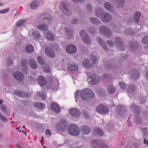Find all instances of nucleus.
Listing matches in <instances>:
<instances>
[{
  "label": "nucleus",
  "mask_w": 148,
  "mask_h": 148,
  "mask_svg": "<svg viewBox=\"0 0 148 148\" xmlns=\"http://www.w3.org/2000/svg\"><path fill=\"white\" fill-rule=\"evenodd\" d=\"M69 4L67 1H62L60 5V8L62 11L65 15L69 16L71 14V12L69 8Z\"/></svg>",
  "instance_id": "4"
},
{
  "label": "nucleus",
  "mask_w": 148,
  "mask_h": 148,
  "mask_svg": "<svg viewBox=\"0 0 148 148\" xmlns=\"http://www.w3.org/2000/svg\"><path fill=\"white\" fill-rule=\"evenodd\" d=\"M80 34L83 41L85 43L88 44H90L91 40L85 31L84 30H81L80 32Z\"/></svg>",
  "instance_id": "8"
},
{
  "label": "nucleus",
  "mask_w": 148,
  "mask_h": 148,
  "mask_svg": "<svg viewBox=\"0 0 148 148\" xmlns=\"http://www.w3.org/2000/svg\"><path fill=\"white\" fill-rule=\"evenodd\" d=\"M48 25L43 24L39 25L38 26V28L42 31H47L48 29Z\"/></svg>",
  "instance_id": "30"
},
{
  "label": "nucleus",
  "mask_w": 148,
  "mask_h": 148,
  "mask_svg": "<svg viewBox=\"0 0 148 148\" xmlns=\"http://www.w3.org/2000/svg\"><path fill=\"white\" fill-rule=\"evenodd\" d=\"M105 8L109 11L112 12L114 10V8L113 5L108 2H106L104 4Z\"/></svg>",
  "instance_id": "21"
},
{
  "label": "nucleus",
  "mask_w": 148,
  "mask_h": 148,
  "mask_svg": "<svg viewBox=\"0 0 148 148\" xmlns=\"http://www.w3.org/2000/svg\"><path fill=\"white\" fill-rule=\"evenodd\" d=\"M69 145L70 146V147L71 148H73L75 147V143L73 144V143L70 142L69 143Z\"/></svg>",
  "instance_id": "63"
},
{
  "label": "nucleus",
  "mask_w": 148,
  "mask_h": 148,
  "mask_svg": "<svg viewBox=\"0 0 148 148\" xmlns=\"http://www.w3.org/2000/svg\"><path fill=\"white\" fill-rule=\"evenodd\" d=\"M114 43L117 46H120V39L119 38L117 37L115 39Z\"/></svg>",
  "instance_id": "44"
},
{
  "label": "nucleus",
  "mask_w": 148,
  "mask_h": 148,
  "mask_svg": "<svg viewBox=\"0 0 148 148\" xmlns=\"http://www.w3.org/2000/svg\"><path fill=\"white\" fill-rule=\"evenodd\" d=\"M32 35L34 38L37 39H39L40 37V35L39 32L36 30H34L32 32Z\"/></svg>",
  "instance_id": "38"
},
{
  "label": "nucleus",
  "mask_w": 148,
  "mask_h": 148,
  "mask_svg": "<svg viewBox=\"0 0 148 148\" xmlns=\"http://www.w3.org/2000/svg\"><path fill=\"white\" fill-rule=\"evenodd\" d=\"M128 57L127 55L122 54L121 55V60H124L126 58Z\"/></svg>",
  "instance_id": "56"
},
{
  "label": "nucleus",
  "mask_w": 148,
  "mask_h": 148,
  "mask_svg": "<svg viewBox=\"0 0 148 148\" xmlns=\"http://www.w3.org/2000/svg\"><path fill=\"white\" fill-rule=\"evenodd\" d=\"M9 10V8H7L0 11V13H4L7 12Z\"/></svg>",
  "instance_id": "61"
},
{
  "label": "nucleus",
  "mask_w": 148,
  "mask_h": 148,
  "mask_svg": "<svg viewBox=\"0 0 148 148\" xmlns=\"http://www.w3.org/2000/svg\"><path fill=\"white\" fill-rule=\"evenodd\" d=\"M82 143L81 142H80L79 143H77V144L75 143V147H76L77 148H82Z\"/></svg>",
  "instance_id": "54"
},
{
  "label": "nucleus",
  "mask_w": 148,
  "mask_h": 148,
  "mask_svg": "<svg viewBox=\"0 0 148 148\" xmlns=\"http://www.w3.org/2000/svg\"><path fill=\"white\" fill-rule=\"evenodd\" d=\"M101 18L103 22H108L111 21L112 18V16L109 13H105L103 14Z\"/></svg>",
  "instance_id": "10"
},
{
  "label": "nucleus",
  "mask_w": 148,
  "mask_h": 148,
  "mask_svg": "<svg viewBox=\"0 0 148 148\" xmlns=\"http://www.w3.org/2000/svg\"><path fill=\"white\" fill-rule=\"evenodd\" d=\"M105 65L106 68L108 69H111L112 67L111 64L108 62H106L105 63Z\"/></svg>",
  "instance_id": "49"
},
{
  "label": "nucleus",
  "mask_w": 148,
  "mask_h": 148,
  "mask_svg": "<svg viewBox=\"0 0 148 148\" xmlns=\"http://www.w3.org/2000/svg\"><path fill=\"white\" fill-rule=\"evenodd\" d=\"M90 21L91 23L95 25L100 24L101 23L99 19L95 17L90 18Z\"/></svg>",
  "instance_id": "34"
},
{
  "label": "nucleus",
  "mask_w": 148,
  "mask_h": 148,
  "mask_svg": "<svg viewBox=\"0 0 148 148\" xmlns=\"http://www.w3.org/2000/svg\"><path fill=\"white\" fill-rule=\"evenodd\" d=\"M94 131L96 134L99 136H103V132L100 128H94Z\"/></svg>",
  "instance_id": "36"
},
{
  "label": "nucleus",
  "mask_w": 148,
  "mask_h": 148,
  "mask_svg": "<svg viewBox=\"0 0 148 148\" xmlns=\"http://www.w3.org/2000/svg\"><path fill=\"white\" fill-rule=\"evenodd\" d=\"M68 131L69 134L75 136L78 135L80 132L79 127L74 124H71L69 126Z\"/></svg>",
  "instance_id": "3"
},
{
  "label": "nucleus",
  "mask_w": 148,
  "mask_h": 148,
  "mask_svg": "<svg viewBox=\"0 0 148 148\" xmlns=\"http://www.w3.org/2000/svg\"><path fill=\"white\" fill-rule=\"evenodd\" d=\"M13 76L14 78L19 81H22L24 79V75L21 72L18 71L14 73Z\"/></svg>",
  "instance_id": "11"
},
{
  "label": "nucleus",
  "mask_w": 148,
  "mask_h": 148,
  "mask_svg": "<svg viewBox=\"0 0 148 148\" xmlns=\"http://www.w3.org/2000/svg\"><path fill=\"white\" fill-rule=\"evenodd\" d=\"M69 112L71 116L73 117L77 118L80 114V112L79 110L76 108L69 109Z\"/></svg>",
  "instance_id": "9"
},
{
  "label": "nucleus",
  "mask_w": 148,
  "mask_h": 148,
  "mask_svg": "<svg viewBox=\"0 0 148 148\" xmlns=\"http://www.w3.org/2000/svg\"><path fill=\"white\" fill-rule=\"evenodd\" d=\"M26 22L25 20H20L18 21L16 23V25L18 27H20L23 25Z\"/></svg>",
  "instance_id": "40"
},
{
  "label": "nucleus",
  "mask_w": 148,
  "mask_h": 148,
  "mask_svg": "<svg viewBox=\"0 0 148 148\" xmlns=\"http://www.w3.org/2000/svg\"><path fill=\"white\" fill-rule=\"evenodd\" d=\"M68 69L70 71H75L78 69V64L75 63L69 64H68Z\"/></svg>",
  "instance_id": "22"
},
{
  "label": "nucleus",
  "mask_w": 148,
  "mask_h": 148,
  "mask_svg": "<svg viewBox=\"0 0 148 148\" xmlns=\"http://www.w3.org/2000/svg\"><path fill=\"white\" fill-rule=\"evenodd\" d=\"M142 42L144 44H148V36H146L144 38Z\"/></svg>",
  "instance_id": "52"
},
{
  "label": "nucleus",
  "mask_w": 148,
  "mask_h": 148,
  "mask_svg": "<svg viewBox=\"0 0 148 148\" xmlns=\"http://www.w3.org/2000/svg\"><path fill=\"white\" fill-rule=\"evenodd\" d=\"M113 1L114 4L119 8L120 4V0H113Z\"/></svg>",
  "instance_id": "50"
},
{
  "label": "nucleus",
  "mask_w": 148,
  "mask_h": 148,
  "mask_svg": "<svg viewBox=\"0 0 148 148\" xmlns=\"http://www.w3.org/2000/svg\"><path fill=\"white\" fill-rule=\"evenodd\" d=\"M103 143L101 141L96 140L92 141L91 142V145L93 148H100Z\"/></svg>",
  "instance_id": "14"
},
{
  "label": "nucleus",
  "mask_w": 148,
  "mask_h": 148,
  "mask_svg": "<svg viewBox=\"0 0 148 148\" xmlns=\"http://www.w3.org/2000/svg\"><path fill=\"white\" fill-rule=\"evenodd\" d=\"M100 148H110L106 145L103 143Z\"/></svg>",
  "instance_id": "64"
},
{
  "label": "nucleus",
  "mask_w": 148,
  "mask_h": 148,
  "mask_svg": "<svg viewBox=\"0 0 148 148\" xmlns=\"http://www.w3.org/2000/svg\"><path fill=\"white\" fill-rule=\"evenodd\" d=\"M33 106L39 109H43L45 108V105L42 103L37 102L34 104Z\"/></svg>",
  "instance_id": "35"
},
{
  "label": "nucleus",
  "mask_w": 148,
  "mask_h": 148,
  "mask_svg": "<svg viewBox=\"0 0 148 148\" xmlns=\"http://www.w3.org/2000/svg\"><path fill=\"white\" fill-rule=\"evenodd\" d=\"M87 10L89 12L92 11V7L91 5L90 4H87L86 6Z\"/></svg>",
  "instance_id": "53"
},
{
  "label": "nucleus",
  "mask_w": 148,
  "mask_h": 148,
  "mask_svg": "<svg viewBox=\"0 0 148 148\" xmlns=\"http://www.w3.org/2000/svg\"><path fill=\"white\" fill-rule=\"evenodd\" d=\"M22 66L23 67V71L26 72L27 70V60L25 59L22 60L21 62Z\"/></svg>",
  "instance_id": "23"
},
{
  "label": "nucleus",
  "mask_w": 148,
  "mask_h": 148,
  "mask_svg": "<svg viewBox=\"0 0 148 148\" xmlns=\"http://www.w3.org/2000/svg\"><path fill=\"white\" fill-rule=\"evenodd\" d=\"M107 42L110 47H112L113 46V42L112 41L109 40H108L107 41Z\"/></svg>",
  "instance_id": "55"
},
{
  "label": "nucleus",
  "mask_w": 148,
  "mask_h": 148,
  "mask_svg": "<svg viewBox=\"0 0 148 148\" xmlns=\"http://www.w3.org/2000/svg\"><path fill=\"white\" fill-rule=\"evenodd\" d=\"M88 32L92 36H95L97 34V29L95 27L91 26L88 27Z\"/></svg>",
  "instance_id": "24"
},
{
  "label": "nucleus",
  "mask_w": 148,
  "mask_h": 148,
  "mask_svg": "<svg viewBox=\"0 0 148 148\" xmlns=\"http://www.w3.org/2000/svg\"><path fill=\"white\" fill-rule=\"evenodd\" d=\"M14 93L16 96L22 98L28 97L29 95L28 93L23 92H19L16 90L14 91Z\"/></svg>",
  "instance_id": "19"
},
{
  "label": "nucleus",
  "mask_w": 148,
  "mask_h": 148,
  "mask_svg": "<svg viewBox=\"0 0 148 148\" xmlns=\"http://www.w3.org/2000/svg\"><path fill=\"white\" fill-rule=\"evenodd\" d=\"M51 108L52 110L56 113H59L60 111V109L57 103H53L51 105Z\"/></svg>",
  "instance_id": "18"
},
{
  "label": "nucleus",
  "mask_w": 148,
  "mask_h": 148,
  "mask_svg": "<svg viewBox=\"0 0 148 148\" xmlns=\"http://www.w3.org/2000/svg\"><path fill=\"white\" fill-rule=\"evenodd\" d=\"M38 96L41 97V98L43 100L45 99L46 98V94L45 93L41 94L40 93H38Z\"/></svg>",
  "instance_id": "48"
},
{
  "label": "nucleus",
  "mask_w": 148,
  "mask_h": 148,
  "mask_svg": "<svg viewBox=\"0 0 148 148\" xmlns=\"http://www.w3.org/2000/svg\"><path fill=\"white\" fill-rule=\"evenodd\" d=\"M78 22V20L76 18L73 19L71 21V23L73 24H75Z\"/></svg>",
  "instance_id": "60"
},
{
  "label": "nucleus",
  "mask_w": 148,
  "mask_h": 148,
  "mask_svg": "<svg viewBox=\"0 0 148 148\" xmlns=\"http://www.w3.org/2000/svg\"><path fill=\"white\" fill-rule=\"evenodd\" d=\"M40 5V2L38 1L35 0L30 3V6L32 9L35 10L38 8Z\"/></svg>",
  "instance_id": "20"
},
{
  "label": "nucleus",
  "mask_w": 148,
  "mask_h": 148,
  "mask_svg": "<svg viewBox=\"0 0 148 148\" xmlns=\"http://www.w3.org/2000/svg\"><path fill=\"white\" fill-rule=\"evenodd\" d=\"M37 60L38 63L41 65H43L44 64V62L42 58L40 56H38L37 58Z\"/></svg>",
  "instance_id": "45"
},
{
  "label": "nucleus",
  "mask_w": 148,
  "mask_h": 148,
  "mask_svg": "<svg viewBox=\"0 0 148 148\" xmlns=\"http://www.w3.org/2000/svg\"><path fill=\"white\" fill-rule=\"evenodd\" d=\"M73 31L71 30H68L67 31L66 33L69 35H70L71 36H73Z\"/></svg>",
  "instance_id": "57"
},
{
  "label": "nucleus",
  "mask_w": 148,
  "mask_h": 148,
  "mask_svg": "<svg viewBox=\"0 0 148 148\" xmlns=\"http://www.w3.org/2000/svg\"><path fill=\"white\" fill-rule=\"evenodd\" d=\"M105 92V91L104 90L101 89L99 90L98 95L99 96L102 95Z\"/></svg>",
  "instance_id": "59"
},
{
  "label": "nucleus",
  "mask_w": 148,
  "mask_h": 148,
  "mask_svg": "<svg viewBox=\"0 0 148 148\" xmlns=\"http://www.w3.org/2000/svg\"><path fill=\"white\" fill-rule=\"evenodd\" d=\"M1 110L3 111L5 114H7L8 113L6 112L7 107L4 105H2L1 106Z\"/></svg>",
  "instance_id": "46"
},
{
  "label": "nucleus",
  "mask_w": 148,
  "mask_h": 148,
  "mask_svg": "<svg viewBox=\"0 0 148 148\" xmlns=\"http://www.w3.org/2000/svg\"><path fill=\"white\" fill-rule=\"evenodd\" d=\"M138 44L136 41L133 42H132L130 46L131 50L132 51H135L138 49Z\"/></svg>",
  "instance_id": "26"
},
{
  "label": "nucleus",
  "mask_w": 148,
  "mask_h": 148,
  "mask_svg": "<svg viewBox=\"0 0 148 148\" xmlns=\"http://www.w3.org/2000/svg\"><path fill=\"white\" fill-rule=\"evenodd\" d=\"M140 15V13L138 11L136 12L134 14V21L135 23H138Z\"/></svg>",
  "instance_id": "31"
},
{
  "label": "nucleus",
  "mask_w": 148,
  "mask_h": 148,
  "mask_svg": "<svg viewBox=\"0 0 148 148\" xmlns=\"http://www.w3.org/2000/svg\"><path fill=\"white\" fill-rule=\"evenodd\" d=\"M52 89H56L57 90L59 86V84L58 81H56L55 82L52 83Z\"/></svg>",
  "instance_id": "41"
},
{
  "label": "nucleus",
  "mask_w": 148,
  "mask_h": 148,
  "mask_svg": "<svg viewBox=\"0 0 148 148\" xmlns=\"http://www.w3.org/2000/svg\"><path fill=\"white\" fill-rule=\"evenodd\" d=\"M45 53L49 57L53 58L55 56V53L53 50L50 47H47L45 49Z\"/></svg>",
  "instance_id": "16"
},
{
  "label": "nucleus",
  "mask_w": 148,
  "mask_h": 148,
  "mask_svg": "<svg viewBox=\"0 0 148 148\" xmlns=\"http://www.w3.org/2000/svg\"><path fill=\"white\" fill-rule=\"evenodd\" d=\"M96 40L106 51H108V49L106 42L103 40L101 38L99 37H97L96 38Z\"/></svg>",
  "instance_id": "15"
},
{
  "label": "nucleus",
  "mask_w": 148,
  "mask_h": 148,
  "mask_svg": "<svg viewBox=\"0 0 148 148\" xmlns=\"http://www.w3.org/2000/svg\"><path fill=\"white\" fill-rule=\"evenodd\" d=\"M45 35L46 38L49 40L53 41L54 39V36L51 32H46Z\"/></svg>",
  "instance_id": "28"
},
{
  "label": "nucleus",
  "mask_w": 148,
  "mask_h": 148,
  "mask_svg": "<svg viewBox=\"0 0 148 148\" xmlns=\"http://www.w3.org/2000/svg\"><path fill=\"white\" fill-rule=\"evenodd\" d=\"M75 4H77L78 3H82L84 2V0H71Z\"/></svg>",
  "instance_id": "51"
},
{
  "label": "nucleus",
  "mask_w": 148,
  "mask_h": 148,
  "mask_svg": "<svg viewBox=\"0 0 148 148\" xmlns=\"http://www.w3.org/2000/svg\"><path fill=\"white\" fill-rule=\"evenodd\" d=\"M83 66L86 68H90L92 67V64L87 59H85L83 62Z\"/></svg>",
  "instance_id": "25"
},
{
  "label": "nucleus",
  "mask_w": 148,
  "mask_h": 148,
  "mask_svg": "<svg viewBox=\"0 0 148 148\" xmlns=\"http://www.w3.org/2000/svg\"><path fill=\"white\" fill-rule=\"evenodd\" d=\"M82 132L84 134L87 135L89 134L91 131V128L89 126L83 125L81 127Z\"/></svg>",
  "instance_id": "17"
},
{
  "label": "nucleus",
  "mask_w": 148,
  "mask_h": 148,
  "mask_svg": "<svg viewBox=\"0 0 148 148\" xmlns=\"http://www.w3.org/2000/svg\"><path fill=\"white\" fill-rule=\"evenodd\" d=\"M34 51V47L32 45H27L26 48V51L29 53L32 52Z\"/></svg>",
  "instance_id": "39"
},
{
  "label": "nucleus",
  "mask_w": 148,
  "mask_h": 148,
  "mask_svg": "<svg viewBox=\"0 0 148 148\" xmlns=\"http://www.w3.org/2000/svg\"><path fill=\"white\" fill-rule=\"evenodd\" d=\"M68 124L66 121L64 120L61 119L59 123L56 125V129L60 131H66L67 128Z\"/></svg>",
  "instance_id": "7"
},
{
  "label": "nucleus",
  "mask_w": 148,
  "mask_h": 148,
  "mask_svg": "<svg viewBox=\"0 0 148 148\" xmlns=\"http://www.w3.org/2000/svg\"><path fill=\"white\" fill-rule=\"evenodd\" d=\"M29 63L30 67L33 69H36L37 68V63L33 59L29 60Z\"/></svg>",
  "instance_id": "32"
},
{
  "label": "nucleus",
  "mask_w": 148,
  "mask_h": 148,
  "mask_svg": "<svg viewBox=\"0 0 148 148\" xmlns=\"http://www.w3.org/2000/svg\"><path fill=\"white\" fill-rule=\"evenodd\" d=\"M126 88V85L125 83L123 82H121V88L124 90Z\"/></svg>",
  "instance_id": "58"
},
{
  "label": "nucleus",
  "mask_w": 148,
  "mask_h": 148,
  "mask_svg": "<svg viewBox=\"0 0 148 148\" xmlns=\"http://www.w3.org/2000/svg\"><path fill=\"white\" fill-rule=\"evenodd\" d=\"M90 59L92 63L93 64H96L98 61L97 56L95 55L91 56Z\"/></svg>",
  "instance_id": "43"
},
{
  "label": "nucleus",
  "mask_w": 148,
  "mask_h": 148,
  "mask_svg": "<svg viewBox=\"0 0 148 148\" xmlns=\"http://www.w3.org/2000/svg\"><path fill=\"white\" fill-rule=\"evenodd\" d=\"M39 84L41 86H43L47 84V82L45 78L42 76H40L38 80Z\"/></svg>",
  "instance_id": "27"
},
{
  "label": "nucleus",
  "mask_w": 148,
  "mask_h": 148,
  "mask_svg": "<svg viewBox=\"0 0 148 148\" xmlns=\"http://www.w3.org/2000/svg\"><path fill=\"white\" fill-rule=\"evenodd\" d=\"M134 116L136 117V120L138 123H141L142 120L140 115V113L137 111H136L134 114Z\"/></svg>",
  "instance_id": "33"
},
{
  "label": "nucleus",
  "mask_w": 148,
  "mask_h": 148,
  "mask_svg": "<svg viewBox=\"0 0 148 148\" xmlns=\"http://www.w3.org/2000/svg\"><path fill=\"white\" fill-rule=\"evenodd\" d=\"M50 70L49 68L47 67L46 68H43V71H44L46 73H48L49 72Z\"/></svg>",
  "instance_id": "62"
},
{
  "label": "nucleus",
  "mask_w": 148,
  "mask_h": 148,
  "mask_svg": "<svg viewBox=\"0 0 148 148\" xmlns=\"http://www.w3.org/2000/svg\"><path fill=\"white\" fill-rule=\"evenodd\" d=\"M82 98L86 101H89L92 99L95 96L94 92L90 88H86L80 92Z\"/></svg>",
  "instance_id": "1"
},
{
  "label": "nucleus",
  "mask_w": 148,
  "mask_h": 148,
  "mask_svg": "<svg viewBox=\"0 0 148 148\" xmlns=\"http://www.w3.org/2000/svg\"><path fill=\"white\" fill-rule=\"evenodd\" d=\"M97 112L99 113L103 114L108 113L109 109L106 106L100 105L96 109Z\"/></svg>",
  "instance_id": "12"
},
{
  "label": "nucleus",
  "mask_w": 148,
  "mask_h": 148,
  "mask_svg": "<svg viewBox=\"0 0 148 148\" xmlns=\"http://www.w3.org/2000/svg\"><path fill=\"white\" fill-rule=\"evenodd\" d=\"M99 31L100 33L106 36L110 37L112 35L111 30L107 26L105 25H101L99 27Z\"/></svg>",
  "instance_id": "6"
},
{
  "label": "nucleus",
  "mask_w": 148,
  "mask_h": 148,
  "mask_svg": "<svg viewBox=\"0 0 148 148\" xmlns=\"http://www.w3.org/2000/svg\"><path fill=\"white\" fill-rule=\"evenodd\" d=\"M67 52L69 53L72 54L75 53L77 50L76 47L73 44L68 45L66 47Z\"/></svg>",
  "instance_id": "13"
},
{
  "label": "nucleus",
  "mask_w": 148,
  "mask_h": 148,
  "mask_svg": "<svg viewBox=\"0 0 148 148\" xmlns=\"http://www.w3.org/2000/svg\"><path fill=\"white\" fill-rule=\"evenodd\" d=\"M132 73H133L132 75V77L135 79L136 78V79L138 78L140 76L139 73L137 71H133Z\"/></svg>",
  "instance_id": "42"
},
{
  "label": "nucleus",
  "mask_w": 148,
  "mask_h": 148,
  "mask_svg": "<svg viewBox=\"0 0 148 148\" xmlns=\"http://www.w3.org/2000/svg\"><path fill=\"white\" fill-rule=\"evenodd\" d=\"M107 90L109 93L112 94L114 92L115 88L112 85H110L108 86Z\"/></svg>",
  "instance_id": "37"
},
{
  "label": "nucleus",
  "mask_w": 148,
  "mask_h": 148,
  "mask_svg": "<svg viewBox=\"0 0 148 148\" xmlns=\"http://www.w3.org/2000/svg\"><path fill=\"white\" fill-rule=\"evenodd\" d=\"M0 119L3 121L6 122H7V119L0 112Z\"/></svg>",
  "instance_id": "47"
},
{
  "label": "nucleus",
  "mask_w": 148,
  "mask_h": 148,
  "mask_svg": "<svg viewBox=\"0 0 148 148\" xmlns=\"http://www.w3.org/2000/svg\"><path fill=\"white\" fill-rule=\"evenodd\" d=\"M103 9L101 8H97L95 11V14L96 16L98 17H101L103 15Z\"/></svg>",
  "instance_id": "29"
},
{
  "label": "nucleus",
  "mask_w": 148,
  "mask_h": 148,
  "mask_svg": "<svg viewBox=\"0 0 148 148\" xmlns=\"http://www.w3.org/2000/svg\"><path fill=\"white\" fill-rule=\"evenodd\" d=\"M100 77L97 75H92L88 77V82L90 85H94L99 83L100 82Z\"/></svg>",
  "instance_id": "5"
},
{
  "label": "nucleus",
  "mask_w": 148,
  "mask_h": 148,
  "mask_svg": "<svg viewBox=\"0 0 148 148\" xmlns=\"http://www.w3.org/2000/svg\"><path fill=\"white\" fill-rule=\"evenodd\" d=\"M52 20V16L47 13L40 14L38 18V20L40 23L47 25L49 24Z\"/></svg>",
  "instance_id": "2"
}]
</instances>
